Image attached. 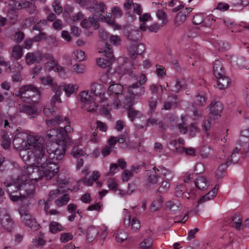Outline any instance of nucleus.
<instances>
[{"label":"nucleus","mask_w":249,"mask_h":249,"mask_svg":"<svg viewBox=\"0 0 249 249\" xmlns=\"http://www.w3.org/2000/svg\"><path fill=\"white\" fill-rule=\"evenodd\" d=\"M28 150L20 152V156L24 161H34L37 164L46 160V142L42 137H30Z\"/></svg>","instance_id":"1"},{"label":"nucleus","mask_w":249,"mask_h":249,"mask_svg":"<svg viewBox=\"0 0 249 249\" xmlns=\"http://www.w3.org/2000/svg\"><path fill=\"white\" fill-rule=\"evenodd\" d=\"M147 81L146 77L141 74L138 77L137 82L128 87L129 97H126L125 100L127 104L132 106L144 94L145 89L142 86Z\"/></svg>","instance_id":"2"},{"label":"nucleus","mask_w":249,"mask_h":249,"mask_svg":"<svg viewBox=\"0 0 249 249\" xmlns=\"http://www.w3.org/2000/svg\"><path fill=\"white\" fill-rule=\"evenodd\" d=\"M62 138H59V142L52 143L48 146L47 152L49 154V159L52 160L57 162L62 159L66 150V146L70 145L71 142V139L66 142H60Z\"/></svg>","instance_id":"3"},{"label":"nucleus","mask_w":249,"mask_h":249,"mask_svg":"<svg viewBox=\"0 0 249 249\" xmlns=\"http://www.w3.org/2000/svg\"><path fill=\"white\" fill-rule=\"evenodd\" d=\"M81 101L83 103L82 108L88 112L93 113L98 107V104L95 102L93 93L87 91H83L80 93Z\"/></svg>","instance_id":"4"},{"label":"nucleus","mask_w":249,"mask_h":249,"mask_svg":"<svg viewBox=\"0 0 249 249\" xmlns=\"http://www.w3.org/2000/svg\"><path fill=\"white\" fill-rule=\"evenodd\" d=\"M42 168L44 172V177L47 179H50L53 178L58 172L59 166L58 163L55 161L52 160L48 158L45 161L41 162Z\"/></svg>","instance_id":"5"},{"label":"nucleus","mask_w":249,"mask_h":249,"mask_svg":"<svg viewBox=\"0 0 249 249\" xmlns=\"http://www.w3.org/2000/svg\"><path fill=\"white\" fill-rule=\"evenodd\" d=\"M19 213L22 223L27 227L34 230H36L39 226L36 219L30 213L29 210L25 207H20Z\"/></svg>","instance_id":"6"},{"label":"nucleus","mask_w":249,"mask_h":249,"mask_svg":"<svg viewBox=\"0 0 249 249\" xmlns=\"http://www.w3.org/2000/svg\"><path fill=\"white\" fill-rule=\"evenodd\" d=\"M32 135H27L25 133H18L16 135L13 141V144L14 146L18 149L20 150H28L30 142V137Z\"/></svg>","instance_id":"7"},{"label":"nucleus","mask_w":249,"mask_h":249,"mask_svg":"<svg viewBox=\"0 0 249 249\" xmlns=\"http://www.w3.org/2000/svg\"><path fill=\"white\" fill-rule=\"evenodd\" d=\"M23 100L27 103L36 101L40 96L39 90L32 85L23 86Z\"/></svg>","instance_id":"8"},{"label":"nucleus","mask_w":249,"mask_h":249,"mask_svg":"<svg viewBox=\"0 0 249 249\" xmlns=\"http://www.w3.org/2000/svg\"><path fill=\"white\" fill-rule=\"evenodd\" d=\"M106 48L102 52L104 53L106 58H100L97 60V64L102 68L109 67L115 61L112 52L109 48L110 45L107 43H106Z\"/></svg>","instance_id":"9"},{"label":"nucleus","mask_w":249,"mask_h":249,"mask_svg":"<svg viewBox=\"0 0 249 249\" xmlns=\"http://www.w3.org/2000/svg\"><path fill=\"white\" fill-rule=\"evenodd\" d=\"M58 121L61 123V124L64 123V125H62L58 129L60 131V133L57 134V137L58 139L62 138L60 142L67 143L70 140L67 134L71 130V128L70 126V122L67 117H65L64 120L61 117V119H59Z\"/></svg>","instance_id":"10"},{"label":"nucleus","mask_w":249,"mask_h":249,"mask_svg":"<svg viewBox=\"0 0 249 249\" xmlns=\"http://www.w3.org/2000/svg\"><path fill=\"white\" fill-rule=\"evenodd\" d=\"M129 55L133 59H135L138 55L142 54L145 50V45L142 43L130 44L127 47Z\"/></svg>","instance_id":"11"},{"label":"nucleus","mask_w":249,"mask_h":249,"mask_svg":"<svg viewBox=\"0 0 249 249\" xmlns=\"http://www.w3.org/2000/svg\"><path fill=\"white\" fill-rule=\"evenodd\" d=\"M35 187L34 185L32 184L26 179V178L24 176L22 177L21 186L20 191H23L25 196L33 197L35 194Z\"/></svg>","instance_id":"12"},{"label":"nucleus","mask_w":249,"mask_h":249,"mask_svg":"<svg viewBox=\"0 0 249 249\" xmlns=\"http://www.w3.org/2000/svg\"><path fill=\"white\" fill-rule=\"evenodd\" d=\"M22 177L18 178L14 183H10L4 182V184L6 188V191L11 194L16 192L18 190H20L21 186Z\"/></svg>","instance_id":"13"},{"label":"nucleus","mask_w":249,"mask_h":249,"mask_svg":"<svg viewBox=\"0 0 249 249\" xmlns=\"http://www.w3.org/2000/svg\"><path fill=\"white\" fill-rule=\"evenodd\" d=\"M42 60V54L39 51L29 53L26 55V63L28 65L32 64L35 62L40 63Z\"/></svg>","instance_id":"14"},{"label":"nucleus","mask_w":249,"mask_h":249,"mask_svg":"<svg viewBox=\"0 0 249 249\" xmlns=\"http://www.w3.org/2000/svg\"><path fill=\"white\" fill-rule=\"evenodd\" d=\"M0 223L2 226L8 231L13 228L14 221L8 214H4L0 217Z\"/></svg>","instance_id":"15"},{"label":"nucleus","mask_w":249,"mask_h":249,"mask_svg":"<svg viewBox=\"0 0 249 249\" xmlns=\"http://www.w3.org/2000/svg\"><path fill=\"white\" fill-rule=\"evenodd\" d=\"M53 90L55 93V94L52 98L51 104L54 106L56 102L60 103L61 102L60 96L63 91L62 85L53 86Z\"/></svg>","instance_id":"16"},{"label":"nucleus","mask_w":249,"mask_h":249,"mask_svg":"<svg viewBox=\"0 0 249 249\" xmlns=\"http://www.w3.org/2000/svg\"><path fill=\"white\" fill-rule=\"evenodd\" d=\"M218 189V186L217 185H216L215 186V187L212 190H211L206 195L203 196L197 201V204L199 205V204H201L206 201L213 199L214 198V197H215L217 194Z\"/></svg>","instance_id":"17"},{"label":"nucleus","mask_w":249,"mask_h":249,"mask_svg":"<svg viewBox=\"0 0 249 249\" xmlns=\"http://www.w3.org/2000/svg\"><path fill=\"white\" fill-rule=\"evenodd\" d=\"M125 36L128 40L134 42L140 40L142 38V35L138 30H131L127 31Z\"/></svg>","instance_id":"18"},{"label":"nucleus","mask_w":249,"mask_h":249,"mask_svg":"<svg viewBox=\"0 0 249 249\" xmlns=\"http://www.w3.org/2000/svg\"><path fill=\"white\" fill-rule=\"evenodd\" d=\"M166 208L171 212L176 213L181 210V204L177 200H169L166 204Z\"/></svg>","instance_id":"19"},{"label":"nucleus","mask_w":249,"mask_h":249,"mask_svg":"<svg viewBox=\"0 0 249 249\" xmlns=\"http://www.w3.org/2000/svg\"><path fill=\"white\" fill-rule=\"evenodd\" d=\"M35 167V170L32 175L31 179L38 181L44 177V172H43L41 164Z\"/></svg>","instance_id":"20"},{"label":"nucleus","mask_w":249,"mask_h":249,"mask_svg":"<svg viewBox=\"0 0 249 249\" xmlns=\"http://www.w3.org/2000/svg\"><path fill=\"white\" fill-rule=\"evenodd\" d=\"M217 79V86L219 89H224L227 88L231 82L228 77L224 75L219 77H216Z\"/></svg>","instance_id":"21"},{"label":"nucleus","mask_w":249,"mask_h":249,"mask_svg":"<svg viewBox=\"0 0 249 249\" xmlns=\"http://www.w3.org/2000/svg\"><path fill=\"white\" fill-rule=\"evenodd\" d=\"M222 109V105L219 101L213 102L210 105V112L212 115L213 113H215V115H220Z\"/></svg>","instance_id":"22"},{"label":"nucleus","mask_w":249,"mask_h":249,"mask_svg":"<svg viewBox=\"0 0 249 249\" xmlns=\"http://www.w3.org/2000/svg\"><path fill=\"white\" fill-rule=\"evenodd\" d=\"M213 72L216 77H219L225 75V71L222 64L218 61H216L213 65Z\"/></svg>","instance_id":"23"},{"label":"nucleus","mask_w":249,"mask_h":249,"mask_svg":"<svg viewBox=\"0 0 249 249\" xmlns=\"http://www.w3.org/2000/svg\"><path fill=\"white\" fill-rule=\"evenodd\" d=\"M188 16V13L186 14V12H179L175 17L174 24L178 27L182 24L186 20V17Z\"/></svg>","instance_id":"24"},{"label":"nucleus","mask_w":249,"mask_h":249,"mask_svg":"<svg viewBox=\"0 0 249 249\" xmlns=\"http://www.w3.org/2000/svg\"><path fill=\"white\" fill-rule=\"evenodd\" d=\"M62 87L67 97H69L71 94L76 92L78 88L76 85L72 84H62Z\"/></svg>","instance_id":"25"},{"label":"nucleus","mask_w":249,"mask_h":249,"mask_svg":"<svg viewBox=\"0 0 249 249\" xmlns=\"http://www.w3.org/2000/svg\"><path fill=\"white\" fill-rule=\"evenodd\" d=\"M23 55V49L21 46L16 45L13 48L11 56L14 59H19Z\"/></svg>","instance_id":"26"},{"label":"nucleus","mask_w":249,"mask_h":249,"mask_svg":"<svg viewBox=\"0 0 249 249\" xmlns=\"http://www.w3.org/2000/svg\"><path fill=\"white\" fill-rule=\"evenodd\" d=\"M91 92L93 93V95L94 94L96 96H101L104 94L105 89L101 85L94 83L91 85Z\"/></svg>","instance_id":"27"},{"label":"nucleus","mask_w":249,"mask_h":249,"mask_svg":"<svg viewBox=\"0 0 249 249\" xmlns=\"http://www.w3.org/2000/svg\"><path fill=\"white\" fill-rule=\"evenodd\" d=\"M163 199L161 196H158L156 200H154L150 206V210L151 212H154L159 209L162 206Z\"/></svg>","instance_id":"28"},{"label":"nucleus","mask_w":249,"mask_h":249,"mask_svg":"<svg viewBox=\"0 0 249 249\" xmlns=\"http://www.w3.org/2000/svg\"><path fill=\"white\" fill-rule=\"evenodd\" d=\"M123 87L120 84H112L108 87V91L117 95H122Z\"/></svg>","instance_id":"29"},{"label":"nucleus","mask_w":249,"mask_h":249,"mask_svg":"<svg viewBox=\"0 0 249 249\" xmlns=\"http://www.w3.org/2000/svg\"><path fill=\"white\" fill-rule=\"evenodd\" d=\"M176 152L179 154H183L187 156H195V149L192 147L186 148L184 147H178L176 148Z\"/></svg>","instance_id":"30"},{"label":"nucleus","mask_w":249,"mask_h":249,"mask_svg":"<svg viewBox=\"0 0 249 249\" xmlns=\"http://www.w3.org/2000/svg\"><path fill=\"white\" fill-rule=\"evenodd\" d=\"M98 234V230L94 227H89L87 232V241L88 242L93 241Z\"/></svg>","instance_id":"31"},{"label":"nucleus","mask_w":249,"mask_h":249,"mask_svg":"<svg viewBox=\"0 0 249 249\" xmlns=\"http://www.w3.org/2000/svg\"><path fill=\"white\" fill-rule=\"evenodd\" d=\"M128 106L127 115L131 121H133L135 119L140 117L142 115L141 113L139 110L133 109L131 107L132 106H130L129 104H128Z\"/></svg>","instance_id":"32"},{"label":"nucleus","mask_w":249,"mask_h":249,"mask_svg":"<svg viewBox=\"0 0 249 249\" xmlns=\"http://www.w3.org/2000/svg\"><path fill=\"white\" fill-rule=\"evenodd\" d=\"M141 249H154L153 246V240L150 237H147L143 239L140 244Z\"/></svg>","instance_id":"33"},{"label":"nucleus","mask_w":249,"mask_h":249,"mask_svg":"<svg viewBox=\"0 0 249 249\" xmlns=\"http://www.w3.org/2000/svg\"><path fill=\"white\" fill-rule=\"evenodd\" d=\"M34 201V198L27 196L24 194L21 195L20 201L21 202V207H25V209H28L29 205Z\"/></svg>","instance_id":"34"},{"label":"nucleus","mask_w":249,"mask_h":249,"mask_svg":"<svg viewBox=\"0 0 249 249\" xmlns=\"http://www.w3.org/2000/svg\"><path fill=\"white\" fill-rule=\"evenodd\" d=\"M65 193H66V191H65V190L62 189L61 187L51 191L49 195L48 201H52L54 198L57 197L58 195L63 194Z\"/></svg>","instance_id":"35"},{"label":"nucleus","mask_w":249,"mask_h":249,"mask_svg":"<svg viewBox=\"0 0 249 249\" xmlns=\"http://www.w3.org/2000/svg\"><path fill=\"white\" fill-rule=\"evenodd\" d=\"M70 199L68 194H64L55 200V203L58 207L66 205Z\"/></svg>","instance_id":"36"},{"label":"nucleus","mask_w":249,"mask_h":249,"mask_svg":"<svg viewBox=\"0 0 249 249\" xmlns=\"http://www.w3.org/2000/svg\"><path fill=\"white\" fill-rule=\"evenodd\" d=\"M196 186L199 189H203L208 186L206 178L203 177H200L196 179Z\"/></svg>","instance_id":"37"},{"label":"nucleus","mask_w":249,"mask_h":249,"mask_svg":"<svg viewBox=\"0 0 249 249\" xmlns=\"http://www.w3.org/2000/svg\"><path fill=\"white\" fill-rule=\"evenodd\" d=\"M160 175L163 177V180H166L168 181H171L173 177V173L163 168H160Z\"/></svg>","instance_id":"38"},{"label":"nucleus","mask_w":249,"mask_h":249,"mask_svg":"<svg viewBox=\"0 0 249 249\" xmlns=\"http://www.w3.org/2000/svg\"><path fill=\"white\" fill-rule=\"evenodd\" d=\"M229 165V164H221L215 172V176L218 178H221L223 177L226 169Z\"/></svg>","instance_id":"39"},{"label":"nucleus","mask_w":249,"mask_h":249,"mask_svg":"<svg viewBox=\"0 0 249 249\" xmlns=\"http://www.w3.org/2000/svg\"><path fill=\"white\" fill-rule=\"evenodd\" d=\"M169 181L166 180H163L161 182V185L159 187L157 192L160 194H164L167 192L170 188Z\"/></svg>","instance_id":"40"},{"label":"nucleus","mask_w":249,"mask_h":249,"mask_svg":"<svg viewBox=\"0 0 249 249\" xmlns=\"http://www.w3.org/2000/svg\"><path fill=\"white\" fill-rule=\"evenodd\" d=\"M156 16L160 20H162L161 26L166 24V23L168 22V20L167 19V14L162 10L160 9L157 10L156 12Z\"/></svg>","instance_id":"41"},{"label":"nucleus","mask_w":249,"mask_h":249,"mask_svg":"<svg viewBox=\"0 0 249 249\" xmlns=\"http://www.w3.org/2000/svg\"><path fill=\"white\" fill-rule=\"evenodd\" d=\"M0 142L1 145L4 149H7L10 147L11 141L7 134H4L1 136Z\"/></svg>","instance_id":"42"},{"label":"nucleus","mask_w":249,"mask_h":249,"mask_svg":"<svg viewBox=\"0 0 249 249\" xmlns=\"http://www.w3.org/2000/svg\"><path fill=\"white\" fill-rule=\"evenodd\" d=\"M19 111L20 112L26 113L28 115L34 114L36 112V110L34 107L29 106H23L20 108Z\"/></svg>","instance_id":"43"},{"label":"nucleus","mask_w":249,"mask_h":249,"mask_svg":"<svg viewBox=\"0 0 249 249\" xmlns=\"http://www.w3.org/2000/svg\"><path fill=\"white\" fill-rule=\"evenodd\" d=\"M71 154L75 158H79L81 156H83L84 155H85L86 157L88 156L86 154L84 153L82 149L76 147H74L72 148L71 151Z\"/></svg>","instance_id":"44"},{"label":"nucleus","mask_w":249,"mask_h":249,"mask_svg":"<svg viewBox=\"0 0 249 249\" xmlns=\"http://www.w3.org/2000/svg\"><path fill=\"white\" fill-rule=\"evenodd\" d=\"M57 65V62L54 59L52 61H47L45 64V70L48 72H50L53 70H55Z\"/></svg>","instance_id":"45"},{"label":"nucleus","mask_w":249,"mask_h":249,"mask_svg":"<svg viewBox=\"0 0 249 249\" xmlns=\"http://www.w3.org/2000/svg\"><path fill=\"white\" fill-rule=\"evenodd\" d=\"M62 229V226L56 222H52L50 225V231L53 233L60 231Z\"/></svg>","instance_id":"46"},{"label":"nucleus","mask_w":249,"mask_h":249,"mask_svg":"<svg viewBox=\"0 0 249 249\" xmlns=\"http://www.w3.org/2000/svg\"><path fill=\"white\" fill-rule=\"evenodd\" d=\"M160 173L151 174L148 178V182L152 185L157 184L159 182Z\"/></svg>","instance_id":"47"},{"label":"nucleus","mask_w":249,"mask_h":249,"mask_svg":"<svg viewBox=\"0 0 249 249\" xmlns=\"http://www.w3.org/2000/svg\"><path fill=\"white\" fill-rule=\"evenodd\" d=\"M72 72L76 74H82L85 71V66L82 64H77L73 65L72 67Z\"/></svg>","instance_id":"48"},{"label":"nucleus","mask_w":249,"mask_h":249,"mask_svg":"<svg viewBox=\"0 0 249 249\" xmlns=\"http://www.w3.org/2000/svg\"><path fill=\"white\" fill-rule=\"evenodd\" d=\"M135 168L132 169L131 170H125L122 173V180L124 182H127L130 178H131L133 175V171Z\"/></svg>","instance_id":"49"},{"label":"nucleus","mask_w":249,"mask_h":249,"mask_svg":"<svg viewBox=\"0 0 249 249\" xmlns=\"http://www.w3.org/2000/svg\"><path fill=\"white\" fill-rule=\"evenodd\" d=\"M60 133V131L56 130L55 129H50L47 132L46 138L48 139H53L54 137L57 138V142H59V139L57 137V134Z\"/></svg>","instance_id":"50"},{"label":"nucleus","mask_w":249,"mask_h":249,"mask_svg":"<svg viewBox=\"0 0 249 249\" xmlns=\"http://www.w3.org/2000/svg\"><path fill=\"white\" fill-rule=\"evenodd\" d=\"M46 43L50 46L51 48L56 47L57 46V42L56 38L50 36L48 37H46L45 39Z\"/></svg>","instance_id":"51"},{"label":"nucleus","mask_w":249,"mask_h":249,"mask_svg":"<svg viewBox=\"0 0 249 249\" xmlns=\"http://www.w3.org/2000/svg\"><path fill=\"white\" fill-rule=\"evenodd\" d=\"M237 219L236 216L232 217V221H233L234 227L238 231H240L243 229L244 225L242 224V220L240 218L237 219V221H236Z\"/></svg>","instance_id":"52"},{"label":"nucleus","mask_w":249,"mask_h":249,"mask_svg":"<svg viewBox=\"0 0 249 249\" xmlns=\"http://www.w3.org/2000/svg\"><path fill=\"white\" fill-rule=\"evenodd\" d=\"M195 103L198 106H203L206 102V98L204 96L197 95L196 96Z\"/></svg>","instance_id":"53"},{"label":"nucleus","mask_w":249,"mask_h":249,"mask_svg":"<svg viewBox=\"0 0 249 249\" xmlns=\"http://www.w3.org/2000/svg\"><path fill=\"white\" fill-rule=\"evenodd\" d=\"M73 238L72 235L71 233H62L60 235V240L62 243H66L71 240Z\"/></svg>","instance_id":"54"},{"label":"nucleus","mask_w":249,"mask_h":249,"mask_svg":"<svg viewBox=\"0 0 249 249\" xmlns=\"http://www.w3.org/2000/svg\"><path fill=\"white\" fill-rule=\"evenodd\" d=\"M211 149L208 146H203L200 151V155L203 158H207L210 155Z\"/></svg>","instance_id":"55"},{"label":"nucleus","mask_w":249,"mask_h":249,"mask_svg":"<svg viewBox=\"0 0 249 249\" xmlns=\"http://www.w3.org/2000/svg\"><path fill=\"white\" fill-rule=\"evenodd\" d=\"M214 123H213L210 119H208L204 121L203 129L207 135H208V131L210 129L212 125Z\"/></svg>","instance_id":"56"},{"label":"nucleus","mask_w":249,"mask_h":249,"mask_svg":"<svg viewBox=\"0 0 249 249\" xmlns=\"http://www.w3.org/2000/svg\"><path fill=\"white\" fill-rule=\"evenodd\" d=\"M59 119H61V116L58 115L52 119L47 120L46 122L48 124L53 125H60L61 123L58 121Z\"/></svg>","instance_id":"57"},{"label":"nucleus","mask_w":249,"mask_h":249,"mask_svg":"<svg viewBox=\"0 0 249 249\" xmlns=\"http://www.w3.org/2000/svg\"><path fill=\"white\" fill-rule=\"evenodd\" d=\"M109 40L111 43L114 45H119L120 44L121 38L117 35H111L109 36Z\"/></svg>","instance_id":"58"},{"label":"nucleus","mask_w":249,"mask_h":249,"mask_svg":"<svg viewBox=\"0 0 249 249\" xmlns=\"http://www.w3.org/2000/svg\"><path fill=\"white\" fill-rule=\"evenodd\" d=\"M127 237V234L124 231L119 232L116 236V239L118 242H122Z\"/></svg>","instance_id":"59"},{"label":"nucleus","mask_w":249,"mask_h":249,"mask_svg":"<svg viewBox=\"0 0 249 249\" xmlns=\"http://www.w3.org/2000/svg\"><path fill=\"white\" fill-rule=\"evenodd\" d=\"M73 53L75 56L76 60L77 61H81L83 60L85 58V53L81 50L76 51L74 52Z\"/></svg>","instance_id":"60"},{"label":"nucleus","mask_w":249,"mask_h":249,"mask_svg":"<svg viewBox=\"0 0 249 249\" xmlns=\"http://www.w3.org/2000/svg\"><path fill=\"white\" fill-rule=\"evenodd\" d=\"M14 41L17 43H20L24 38V34L22 32H16L14 36Z\"/></svg>","instance_id":"61"},{"label":"nucleus","mask_w":249,"mask_h":249,"mask_svg":"<svg viewBox=\"0 0 249 249\" xmlns=\"http://www.w3.org/2000/svg\"><path fill=\"white\" fill-rule=\"evenodd\" d=\"M107 186L110 190H115L118 187V184L115 179L111 178L107 181Z\"/></svg>","instance_id":"62"},{"label":"nucleus","mask_w":249,"mask_h":249,"mask_svg":"<svg viewBox=\"0 0 249 249\" xmlns=\"http://www.w3.org/2000/svg\"><path fill=\"white\" fill-rule=\"evenodd\" d=\"M141 227L140 221L136 218H133L131 223V229L134 231H137Z\"/></svg>","instance_id":"63"},{"label":"nucleus","mask_w":249,"mask_h":249,"mask_svg":"<svg viewBox=\"0 0 249 249\" xmlns=\"http://www.w3.org/2000/svg\"><path fill=\"white\" fill-rule=\"evenodd\" d=\"M112 13L113 16L115 18H120L123 15L121 9L117 6L114 7L112 9Z\"/></svg>","instance_id":"64"}]
</instances>
